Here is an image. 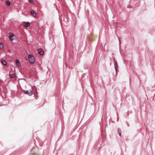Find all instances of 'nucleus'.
Here are the masks:
<instances>
[{"mask_svg": "<svg viewBox=\"0 0 155 155\" xmlns=\"http://www.w3.org/2000/svg\"><path fill=\"white\" fill-rule=\"evenodd\" d=\"M28 57L29 62L31 64H33L35 61L34 58L33 56L31 54H29L28 56Z\"/></svg>", "mask_w": 155, "mask_h": 155, "instance_id": "nucleus-1", "label": "nucleus"}, {"mask_svg": "<svg viewBox=\"0 0 155 155\" xmlns=\"http://www.w3.org/2000/svg\"><path fill=\"white\" fill-rule=\"evenodd\" d=\"M24 93L29 96H31L32 95V90H30L29 91L24 90Z\"/></svg>", "mask_w": 155, "mask_h": 155, "instance_id": "nucleus-2", "label": "nucleus"}, {"mask_svg": "<svg viewBox=\"0 0 155 155\" xmlns=\"http://www.w3.org/2000/svg\"><path fill=\"white\" fill-rule=\"evenodd\" d=\"M9 38L11 41H12L13 40V39L12 38V37H14V35L11 33H10L9 34Z\"/></svg>", "mask_w": 155, "mask_h": 155, "instance_id": "nucleus-3", "label": "nucleus"}, {"mask_svg": "<svg viewBox=\"0 0 155 155\" xmlns=\"http://www.w3.org/2000/svg\"><path fill=\"white\" fill-rule=\"evenodd\" d=\"M30 25V24L29 22H25L24 23V26L25 27H28Z\"/></svg>", "mask_w": 155, "mask_h": 155, "instance_id": "nucleus-4", "label": "nucleus"}, {"mask_svg": "<svg viewBox=\"0 0 155 155\" xmlns=\"http://www.w3.org/2000/svg\"><path fill=\"white\" fill-rule=\"evenodd\" d=\"M38 51L39 54L41 55H42L43 54L44 52L41 49H38Z\"/></svg>", "mask_w": 155, "mask_h": 155, "instance_id": "nucleus-5", "label": "nucleus"}, {"mask_svg": "<svg viewBox=\"0 0 155 155\" xmlns=\"http://www.w3.org/2000/svg\"><path fill=\"white\" fill-rule=\"evenodd\" d=\"M16 64L17 66H19L20 65V63L18 59H16L15 61Z\"/></svg>", "mask_w": 155, "mask_h": 155, "instance_id": "nucleus-6", "label": "nucleus"}, {"mask_svg": "<svg viewBox=\"0 0 155 155\" xmlns=\"http://www.w3.org/2000/svg\"><path fill=\"white\" fill-rule=\"evenodd\" d=\"M31 14L33 15V16L34 17H36V13L35 12H34V11H31Z\"/></svg>", "mask_w": 155, "mask_h": 155, "instance_id": "nucleus-7", "label": "nucleus"}, {"mask_svg": "<svg viewBox=\"0 0 155 155\" xmlns=\"http://www.w3.org/2000/svg\"><path fill=\"white\" fill-rule=\"evenodd\" d=\"M2 62L3 65H6V62L5 60L2 59Z\"/></svg>", "mask_w": 155, "mask_h": 155, "instance_id": "nucleus-8", "label": "nucleus"}, {"mask_svg": "<svg viewBox=\"0 0 155 155\" xmlns=\"http://www.w3.org/2000/svg\"><path fill=\"white\" fill-rule=\"evenodd\" d=\"M4 48L3 44L2 42L0 43V48L1 49H3Z\"/></svg>", "mask_w": 155, "mask_h": 155, "instance_id": "nucleus-9", "label": "nucleus"}, {"mask_svg": "<svg viewBox=\"0 0 155 155\" xmlns=\"http://www.w3.org/2000/svg\"><path fill=\"white\" fill-rule=\"evenodd\" d=\"M118 133L119 134V135L120 136L121 134V130L119 128L118 129Z\"/></svg>", "mask_w": 155, "mask_h": 155, "instance_id": "nucleus-10", "label": "nucleus"}, {"mask_svg": "<svg viewBox=\"0 0 155 155\" xmlns=\"http://www.w3.org/2000/svg\"><path fill=\"white\" fill-rule=\"evenodd\" d=\"M15 74H10L9 75V77L10 78H13L15 77Z\"/></svg>", "mask_w": 155, "mask_h": 155, "instance_id": "nucleus-11", "label": "nucleus"}, {"mask_svg": "<svg viewBox=\"0 0 155 155\" xmlns=\"http://www.w3.org/2000/svg\"><path fill=\"white\" fill-rule=\"evenodd\" d=\"M6 3L7 5L9 6L10 5L11 3L10 1L8 0H7L6 1Z\"/></svg>", "mask_w": 155, "mask_h": 155, "instance_id": "nucleus-12", "label": "nucleus"}, {"mask_svg": "<svg viewBox=\"0 0 155 155\" xmlns=\"http://www.w3.org/2000/svg\"><path fill=\"white\" fill-rule=\"evenodd\" d=\"M114 65L115 68H116L117 67V64L116 61H114Z\"/></svg>", "mask_w": 155, "mask_h": 155, "instance_id": "nucleus-13", "label": "nucleus"}, {"mask_svg": "<svg viewBox=\"0 0 155 155\" xmlns=\"http://www.w3.org/2000/svg\"><path fill=\"white\" fill-rule=\"evenodd\" d=\"M29 3H31L33 2V0H29Z\"/></svg>", "mask_w": 155, "mask_h": 155, "instance_id": "nucleus-14", "label": "nucleus"}]
</instances>
